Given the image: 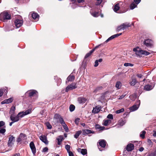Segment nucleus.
Masks as SVG:
<instances>
[{
	"label": "nucleus",
	"mask_w": 156,
	"mask_h": 156,
	"mask_svg": "<svg viewBox=\"0 0 156 156\" xmlns=\"http://www.w3.org/2000/svg\"><path fill=\"white\" fill-rule=\"evenodd\" d=\"M133 51L135 52L136 55L140 57H144L149 55L150 53L145 50H143L140 48L139 47L134 48Z\"/></svg>",
	"instance_id": "obj_1"
},
{
	"label": "nucleus",
	"mask_w": 156,
	"mask_h": 156,
	"mask_svg": "<svg viewBox=\"0 0 156 156\" xmlns=\"http://www.w3.org/2000/svg\"><path fill=\"white\" fill-rule=\"evenodd\" d=\"M11 19L10 14L7 12L2 13L0 14V20L4 21L6 20H9Z\"/></svg>",
	"instance_id": "obj_2"
},
{
	"label": "nucleus",
	"mask_w": 156,
	"mask_h": 156,
	"mask_svg": "<svg viewBox=\"0 0 156 156\" xmlns=\"http://www.w3.org/2000/svg\"><path fill=\"white\" fill-rule=\"evenodd\" d=\"M31 109L29 108L26 110L25 112H19L17 115L19 118H21L24 116L29 114L31 112Z\"/></svg>",
	"instance_id": "obj_3"
},
{
	"label": "nucleus",
	"mask_w": 156,
	"mask_h": 156,
	"mask_svg": "<svg viewBox=\"0 0 156 156\" xmlns=\"http://www.w3.org/2000/svg\"><path fill=\"white\" fill-rule=\"evenodd\" d=\"M140 103V101H137L135 104L129 108V110L131 112H133L137 110L139 108Z\"/></svg>",
	"instance_id": "obj_4"
},
{
	"label": "nucleus",
	"mask_w": 156,
	"mask_h": 156,
	"mask_svg": "<svg viewBox=\"0 0 156 156\" xmlns=\"http://www.w3.org/2000/svg\"><path fill=\"white\" fill-rule=\"evenodd\" d=\"M130 24L129 23H123L120 26L117 27V31L118 32H119V30H124L125 29L130 27Z\"/></svg>",
	"instance_id": "obj_5"
},
{
	"label": "nucleus",
	"mask_w": 156,
	"mask_h": 156,
	"mask_svg": "<svg viewBox=\"0 0 156 156\" xmlns=\"http://www.w3.org/2000/svg\"><path fill=\"white\" fill-rule=\"evenodd\" d=\"M77 87L76 83H73L70 85H68L66 89V92H68L69 90H72L75 89Z\"/></svg>",
	"instance_id": "obj_6"
},
{
	"label": "nucleus",
	"mask_w": 156,
	"mask_h": 156,
	"mask_svg": "<svg viewBox=\"0 0 156 156\" xmlns=\"http://www.w3.org/2000/svg\"><path fill=\"white\" fill-rule=\"evenodd\" d=\"M152 41L149 39L145 40L143 42L144 45L147 47L151 48L152 46Z\"/></svg>",
	"instance_id": "obj_7"
},
{
	"label": "nucleus",
	"mask_w": 156,
	"mask_h": 156,
	"mask_svg": "<svg viewBox=\"0 0 156 156\" xmlns=\"http://www.w3.org/2000/svg\"><path fill=\"white\" fill-rule=\"evenodd\" d=\"M23 24L22 20L19 19H16L14 21V24L16 28H18L20 27Z\"/></svg>",
	"instance_id": "obj_8"
},
{
	"label": "nucleus",
	"mask_w": 156,
	"mask_h": 156,
	"mask_svg": "<svg viewBox=\"0 0 156 156\" xmlns=\"http://www.w3.org/2000/svg\"><path fill=\"white\" fill-rule=\"evenodd\" d=\"M30 147L32 153L34 155H35L36 150L35 146L33 141H31L30 144Z\"/></svg>",
	"instance_id": "obj_9"
},
{
	"label": "nucleus",
	"mask_w": 156,
	"mask_h": 156,
	"mask_svg": "<svg viewBox=\"0 0 156 156\" xmlns=\"http://www.w3.org/2000/svg\"><path fill=\"white\" fill-rule=\"evenodd\" d=\"M15 137L12 136H10L9 137V140L8 143V147H12L13 144Z\"/></svg>",
	"instance_id": "obj_10"
},
{
	"label": "nucleus",
	"mask_w": 156,
	"mask_h": 156,
	"mask_svg": "<svg viewBox=\"0 0 156 156\" xmlns=\"http://www.w3.org/2000/svg\"><path fill=\"white\" fill-rule=\"evenodd\" d=\"M10 119L12 121L14 122L18 121L20 119V118L17 115L15 116L13 114H11L10 116Z\"/></svg>",
	"instance_id": "obj_11"
},
{
	"label": "nucleus",
	"mask_w": 156,
	"mask_h": 156,
	"mask_svg": "<svg viewBox=\"0 0 156 156\" xmlns=\"http://www.w3.org/2000/svg\"><path fill=\"white\" fill-rule=\"evenodd\" d=\"M40 139L44 142L46 144H48V142L47 140V137L46 136L44 135H42L39 137Z\"/></svg>",
	"instance_id": "obj_12"
},
{
	"label": "nucleus",
	"mask_w": 156,
	"mask_h": 156,
	"mask_svg": "<svg viewBox=\"0 0 156 156\" xmlns=\"http://www.w3.org/2000/svg\"><path fill=\"white\" fill-rule=\"evenodd\" d=\"M37 92L34 90L28 91L26 93H28L29 96L31 98L32 97L37 96Z\"/></svg>",
	"instance_id": "obj_13"
},
{
	"label": "nucleus",
	"mask_w": 156,
	"mask_h": 156,
	"mask_svg": "<svg viewBox=\"0 0 156 156\" xmlns=\"http://www.w3.org/2000/svg\"><path fill=\"white\" fill-rule=\"evenodd\" d=\"M101 107L99 106H96L95 108H93L92 111V112L94 114L98 113L101 110Z\"/></svg>",
	"instance_id": "obj_14"
},
{
	"label": "nucleus",
	"mask_w": 156,
	"mask_h": 156,
	"mask_svg": "<svg viewBox=\"0 0 156 156\" xmlns=\"http://www.w3.org/2000/svg\"><path fill=\"white\" fill-rule=\"evenodd\" d=\"M90 12L91 15L94 17H97L99 16V12L95 11L93 9H91L90 11Z\"/></svg>",
	"instance_id": "obj_15"
},
{
	"label": "nucleus",
	"mask_w": 156,
	"mask_h": 156,
	"mask_svg": "<svg viewBox=\"0 0 156 156\" xmlns=\"http://www.w3.org/2000/svg\"><path fill=\"white\" fill-rule=\"evenodd\" d=\"M62 118V117L60 115L56 114L55 115L53 118L54 119L56 120L57 122H59L60 120Z\"/></svg>",
	"instance_id": "obj_16"
},
{
	"label": "nucleus",
	"mask_w": 156,
	"mask_h": 156,
	"mask_svg": "<svg viewBox=\"0 0 156 156\" xmlns=\"http://www.w3.org/2000/svg\"><path fill=\"white\" fill-rule=\"evenodd\" d=\"M106 142L104 140H102L99 141V145L102 147L104 148L106 145Z\"/></svg>",
	"instance_id": "obj_17"
},
{
	"label": "nucleus",
	"mask_w": 156,
	"mask_h": 156,
	"mask_svg": "<svg viewBox=\"0 0 156 156\" xmlns=\"http://www.w3.org/2000/svg\"><path fill=\"white\" fill-rule=\"evenodd\" d=\"M134 148V145L133 144H128L126 147V149L128 151H132L133 149Z\"/></svg>",
	"instance_id": "obj_18"
},
{
	"label": "nucleus",
	"mask_w": 156,
	"mask_h": 156,
	"mask_svg": "<svg viewBox=\"0 0 156 156\" xmlns=\"http://www.w3.org/2000/svg\"><path fill=\"white\" fill-rule=\"evenodd\" d=\"M94 132L89 129H84L83 130V134L86 135L90 133H94Z\"/></svg>",
	"instance_id": "obj_19"
},
{
	"label": "nucleus",
	"mask_w": 156,
	"mask_h": 156,
	"mask_svg": "<svg viewBox=\"0 0 156 156\" xmlns=\"http://www.w3.org/2000/svg\"><path fill=\"white\" fill-rule=\"evenodd\" d=\"M77 151L78 152H80L83 155H84L86 154L87 153V150L85 149H81V148H79L77 149Z\"/></svg>",
	"instance_id": "obj_20"
},
{
	"label": "nucleus",
	"mask_w": 156,
	"mask_h": 156,
	"mask_svg": "<svg viewBox=\"0 0 156 156\" xmlns=\"http://www.w3.org/2000/svg\"><path fill=\"white\" fill-rule=\"evenodd\" d=\"M56 139L58 141V144L60 145L61 144L62 142L64 139L63 137L62 136H59Z\"/></svg>",
	"instance_id": "obj_21"
},
{
	"label": "nucleus",
	"mask_w": 156,
	"mask_h": 156,
	"mask_svg": "<svg viewBox=\"0 0 156 156\" xmlns=\"http://www.w3.org/2000/svg\"><path fill=\"white\" fill-rule=\"evenodd\" d=\"M120 3H118L115 4L113 7V9L114 11L115 12H117L118 10L120 8L119 6Z\"/></svg>",
	"instance_id": "obj_22"
},
{
	"label": "nucleus",
	"mask_w": 156,
	"mask_h": 156,
	"mask_svg": "<svg viewBox=\"0 0 156 156\" xmlns=\"http://www.w3.org/2000/svg\"><path fill=\"white\" fill-rule=\"evenodd\" d=\"M95 127L96 129H99V130H103L105 129V127L101 126L98 124H97L95 125Z\"/></svg>",
	"instance_id": "obj_23"
},
{
	"label": "nucleus",
	"mask_w": 156,
	"mask_h": 156,
	"mask_svg": "<svg viewBox=\"0 0 156 156\" xmlns=\"http://www.w3.org/2000/svg\"><path fill=\"white\" fill-rule=\"evenodd\" d=\"M13 99L10 98L8 99H6L2 102V104L9 103L12 102L13 101Z\"/></svg>",
	"instance_id": "obj_24"
},
{
	"label": "nucleus",
	"mask_w": 156,
	"mask_h": 156,
	"mask_svg": "<svg viewBox=\"0 0 156 156\" xmlns=\"http://www.w3.org/2000/svg\"><path fill=\"white\" fill-rule=\"evenodd\" d=\"M75 79V76L72 74L69 75L67 79V80L68 81H73Z\"/></svg>",
	"instance_id": "obj_25"
},
{
	"label": "nucleus",
	"mask_w": 156,
	"mask_h": 156,
	"mask_svg": "<svg viewBox=\"0 0 156 156\" xmlns=\"http://www.w3.org/2000/svg\"><path fill=\"white\" fill-rule=\"evenodd\" d=\"M32 16L34 19H38L39 17V15L37 13L33 12L32 14Z\"/></svg>",
	"instance_id": "obj_26"
},
{
	"label": "nucleus",
	"mask_w": 156,
	"mask_h": 156,
	"mask_svg": "<svg viewBox=\"0 0 156 156\" xmlns=\"http://www.w3.org/2000/svg\"><path fill=\"white\" fill-rule=\"evenodd\" d=\"M79 102L80 103H84L86 101V99L84 98L80 97L78 98Z\"/></svg>",
	"instance_id": "obj_27"
},
{
	"label": "nucleus",
	"mask_w": 156,
	"mask_h": 156,
	"mask_svg": "<svg viewBox=\"0 0 156 156\" xmlns=\"http://www.w3.org/2000/svg\"><path fill=\"white\" fill-rule=\"evenodd\" d=\"M111 122V121L110 119H107L104 120L103 122V125L105 126H107Z\"/></svg>",
	"instance_id": "obj_28"
},
{
	"label": "nucleus",
	"mask_w": 156,
	"mask_h": 156,
	"mask_svg": "<svg viewBox=\"0 0 156 156\" xmlns=\"http://www.w3.org/2000/svg\"><path fill=\"white\" fill-rule=\"evenodd\" d=\"M152 89V87L151 85L147 84L144 87V89L146 90H150Z\"/></svg>",
	"instance_id": "obj_29"
},
{
	"label": "nucleus",
	"mask_w": 156,
	"mask_h": 156,
	"mask_svg": "<svg viewBox=\"0 0 156 156\" xmlns=\"http://www.w3.org/2000/svg\"><path fill=\"white\" fill-rule=\"evenodd\" d=\"M20 136L21 137V140H22V141L27 140V137L26 135L25 134L22 133H21L20 134Z\"/></svg>",
	"instance_id": "obj_30"
},
{
	"label": "nucleus",
	"mask_w": 156,
	"mask_h": 156,
	"mask_svg": "<svg viewBox=\"0 0 156 156\" xmlns=\"http://www.w3.org/2000/svg\"><path fill=\"white\" fill-rule=\"evenodd\" d=\"M94 51V49H92V50H90L89 52L87 53L85 56L84 59H85L87 58L90 56L91 55V54Z\"/></svg>",
	"instance_id": "obj_31"
},
{
	"label": "nucleus",
	"mask_w": 156,
	"mask_h": 156,
	"mask_svg": "<svg viewBox=\"0 0 156 156\" xmlns=\"http://www.w3.org/2000/svg\"><path fill=\"white\" fill-rule=\"evenodd\" d=\"M136 94L131 95L129 96V98L130 99L133 101H134L136 99Z\"/></svg>",
	"instance_id": "obj_32"
},
{
	"label": "nucleus",
	"mask_w": 156,
	"mask_h": 156,
	"mask_svg": "<svg viewBox=\"0 0 156 156\" xmlns=\"http://www.w3.org/2000/svg\"><path fill=\"white\" fill-rule=\"evenodd\" d=\"M81 133L82 131H77L75 135H74V137L76 139L77 138Z\"/></svg>",
	"instance_id": "obj_33"
},
{
	"label": "nucleus",
	"mask_w": 156,
	"mask_h": 156,
	"mask_svg": "<svg viewBox=\"0 0 156 156\" xmlns=\"http://www.w3.org/2000/svg\"><path fill=\"white\" fill-rule=\"evenodd\" d=\"M102 88L103 87L102 86L98 87L95 88L94 91V92L96 93L99 91L100 90H102Z\"/></svg>",
	"instance_id": "obj_34"
},
{
	"label": "nucleus",
	"mask_w": 156,
	"mask_h": 156,
	"mask_svg": "<svg viewBox=\"0 0 156 156\" xmlns=\"http://www.w3.org/2000/svg\"><path fill=\"white\" fill-rule=\"evenodd\" d=\"M15 110V107L12 106L11 107L10 111V113L11 114H13L14 113Z\"/></svg>",
	"instance_id": "obj_35"
},
{
	"label": "nucleus",
	"mask_w": 156,
	"mask_h": 156,
	"mask_svg": "<svg viewBox=\"0 0 156 156\" xmlns=\"http://www.w3.org/2000/svg\"><path fill=\"white\" fill-rule=\"evenodd\" d=\"M121 86V83L120 82H117L116 84L115 87L118 89H119Z\"/></svg>",
	"instance_id": "obj_36"
},
{
	"label": "nucleus",
	"mask_w": 156,
	"mask_h": 156,
	"mask_svg": "<svg viewBox=\"0 0 156 156\" xmlns=\"http://www.w3.org/2000/svg\"><path fill=\"white\" fill-rule=\"evenodd\" d=\"M136 82V80L135 79H133L130 83L131 85H134Z\"/></svg>",
	"instance_id": "obj_37"
},
{
	"label": "nucleus",
	"mask_w": 156,
	"mask_h": 156,
	"mask_svg": "<svg viewBox=\"0 0 156 156\" xmlns=\"http://www.w3.org/2000/svg\"><path fill=\"white\" fill-rule=\"evenodd\" d=\"M45 125L47 128L48 129H51L52 128V127L51 125L50 124L49 122H47L45 123Z\"/></svg>",
	"instance_id": "obj_38"
},
{
	"label": "nucleus",
	"mask_w": 156,
	"mask_h": 156,
	"mask_svg": "<svg viewBox=\"0 0 156 156\" xmlns=\"http://www.w3.org/2000/svg\"><path fill=\"white\" fill-rule=\"evenodd\" d=\"M62 126H63L64 129L65 130L66 132H68L69 131V129L66 124H64L63 125H62Z\"/></svg>",
	"instance_id": "obj_39"
},
{
	"label": "nucleus",
	"mask_w": 156,
	"mask_h": 156,
	"mask_svg": "<svg viewBox=\"0 0 156 156\" xmlns=\"http://www.w3.org/2000/svg\"><path fill=\"white\" fill-rule=\"evenodd\" d=\"M75 109V106L73 105H71L69 106V110L71 112L73 111Z\"/></svg>",
	"instance_id": "obj_40"
},
{
	"label": "nucleus",
	"mask_w": 156,
	"mask_h": 156,
	"mask_svg": "<svg viewBox=\"0 0 156 156\" xmlns=\"http://www.w3.org/2000/svg\"><path fill=\"white\" fill-rule=\"evenodd\" d=\"M145 133H146V132L144 131H143L141 132V133L140 135V136L142 139H144L145 138Z\"/></svg>",
	"instance_id": "obj_41"
},
{
	"label": "nucleus",
	"mask_w": 156,
	"mask_h": 156,
	"mask_svg": "<svg viewBox=\"0 0 156 156\" xmlns=\"http://www.w3.org/2000/svg\"><path fill=\"white\" fill-rule=\"evenodd\" d=\"M124 111V109L122 108L120 109L117 110L115 111V113L117 114H119L123 112Z\"/></svg>",
	"instance_id": "obj_42"
},
{
	"label": "nucleus",
	"mask_w": 156,
	"mask_h": 156,
	"mask_svg": "<svg viewBox=\"0 0 156 156\" xmlns=\"http://www.w3.org/2000/svg\"><path fill=\"white\" fill-rule=\"evenodd\" d=\"M136 6V5L133 3L130 5V8L131 9H133L135 8Z\"/></svg>",
	"instance_id": "obj_43"
},
{
	"label": "nucleus",
	"mask_w": 156,
	"mask_h": 156,
	"mask_svg": "<svg viewBox=\"0 0 156 156\" xmlns=\"http://www.w3.org/2000/svg\"><path fill=\"white\" fill-rule=\"evenodd\" d=\"M124 66H133V65L131 63H125L124 65Z\"/></svg>",
	"instance_id": "obj_44"
},
{
	"label": "nucleus",
	"mask_w": 156,
	"mask_h": 156,
	"mask_svg": "<svg viewBox=\"0 0 156 156\" xmlns=\"http://www.w3.org/2000/svg\"><path fill=\"white\" fill-rule=\"evenodd\" d=\"M65 149L66 150L67 152H68L70 151V147L69 145L68 144L66 145L65 146Z\"/></svg>",
	"instance_id": "obj_45"
},
{
	"label": "nucleus",
	"mask_w": 156,
	"mask_h": 156,
	"mask_svg": "<svg viewBox=\"0 0 156 156\" xmlns=\"http://www.w3.org/2000/svg\"><path fill=\"white\" fill-rule=\"evenodd\" d=\"M97 2L96 3V5H100L102 1V0H96Z\"/></svg>",
	"instance_id": "obj_46"
},
{
	"label": "nucleus",
	"mask_w": 156,
	"mask_h": 156,
	"mask_svg": "<svg viewBox=\"0 0 156 156\" xmlns=\"http://www.w3.org/2000/svg\"><path fill=\"white\" fill-rule=\"evenodd\" d=\"M6 131V130L4 128H2L0 129V133L4 134Z\"/></svg>",
	"instance_id": "obj_47"
},
{
	"label": "nucleus",
	"mask_w": 156,
	"mask_h": 156,
	"mask_svg": "<svg viewBox=\"0 0 156 156\" xmlns=\"http://www.w3.org/2000/svg\"><path fill=\"white\" fill-rule=\"evenodd\" d=\"M107 118L109 119H113V116L112 114H109L107 116Z\"/></svg>",
	"instance_id": "obj_48"
},
{
	"label": "nucleus",
	"mask_w": 156,
	"mask_h": 156,
	"mask_svg": "<svg viewBox=\"0 0 156 156\" xmlns=\"http://www.w3.org/2000/svg\"><path fill=\"white\" fill-rule=\"evenodd\" d=\"M113 37L112 36H111L110 37H109L108 39H107L105 42L107 43L110 41L111 40L113 39Z\"/></svg>",
	"instance_id": "obj_49"
},
{
	"label": "nucleus",
	"mask_w": 156,
	"mask_h": 156,
	"mask_svg": "<svg viewBox=\"0 0 156 156\" xmlns=\"http://www.w3.org/2000/svg\"><path fill=\"white\" fill-rule=\"evenodd\" d=\"M125 122H124V121L122 120H120L119 121V125L122 126L124 125L125 124Z\"/></svg>",
	"instance_id": "obj_50"
},
{
	"label": "nucleus",
	"mask_w": 156,
	"mask_h": 156,
	"mask_svg": "<svg viewBox=\"0 0 156 156\" xmlns=\"http://www.w3.org/2000/svg\"><path fill=\"white\" fill-rule=\"evenodd\" d=\"M59 122L62 124V125H63L64 124H66L63 119V118H62V119H61Z\"/></svg>",
	"instance_id": "obj_51"
},
{
	"label": "nucleus",
	"mask_w": 156,
	"mask_h": 156,
	"mask_svg": "<svg viewBox=\"0 0 156 156\" xmlns=\"http://www.w3.org/2000/svg\"><path fill=\"white\" fill-rule=\"evenodd\" d=\"M5 125V122L3 121H0V127H2Z\"/></svg>",
	"instance_id": "obj_52"
},
{
	"label": "nucleus",
	"mask_w": 156,
	"mask_h": 156,
	"mask_svg": "<svg viewBox=\"0 0 156 156\" xmlns=\"http://www.w3.org/2000/svg\"><path fill=\"white\" fill-rule=\"evenodd\" d=\"M48 148L47 147H44L42 150V152H46L48 151Z\"/></svg>",
	"instance_id": "obj_53"
},
{
	"label": "nucleus",
	"mask_w": 156,
	"mask_h": 156,
	"mask_svg": "<svg viewBox=\"0 0 156 156\" xmlns=\"http://www.w3.org/2000/svg\"><path fill=\"white\" fill-rule=\"evenodd\" d=\"M98 61L97 60H96L95 62V64L94 65V66L95 67H96L98 65Z\"/></svg>",
	"instance_id": "obj_54"
},
{
	"label": "nucleus",
	"mask_w": 156,
	"mask_h": 156,
	"mask_svg": "<svg viewBox=\"0 0 156 156\" xmlns=\"http://www.w3.org/2000/svg\"><path fill=\"white\" fill-rule=\"evenodd\" d=\"M126 95V94H123L119 98V99H122Z\"/></svg>",
	"instance_id": "obj_55"
},
{
	"label": "nucleus",
	"mask_w": 156,
	"mask_h": 156,
	"mask_svg": "<svg viewBox=\"0 0 156 156\" xmlns=\"http://www.w3.org/2000/svg\"><path fill=\"white\" fill-rule=\"evenodd\" d=\"M67 152L69 153V156H74V154L72 151H70Z\"/></svg>",
	"instance_id": "obj_56"
},
{
	"label": "nucleus",
	"mask_w": 156,
	"mask_h": 156,
	"mask_svg": "<svg viewBox=\"0 0 156 156\" xmlns=\"http://www.w3.org/2000/svg\"><path fill=\"white\" fill-rule=\"evenodd\" d=\"M80 120V119L79 118H76L75 120V122L76 124H78L79 122V120Z\"/></svg>",
	"instance_id": "obj_57"
},
{
	"label": "nucleus",
	"mask_w": 156,
	"mask_h": 156,
	"mask_svg": "<svg viewBox=\"0 0 156 156\" xmlns=\"http://www.w3.org/2000/svg\"><path fill=\"white\" fill-rule=\"evenodd\" d=\"M16 141L17 142L19 143L22 141V140H21L20 136H19V137L17 139Z\"/></svg>",
	"instance_id": "obj_58"
},
{
	"label": "nucleus",
	"mask_w": 156,
	"mask_h": 156,
	"mask_svg": "<svg viewBox=\"0 0 156 156\" xmlns=\"http://www.w3.org/2000/svg\"><path fill=\"white\" fill-rule=\"evenodd\" d=\"M141 0H134V2L136 4H138L140 2Z\"/></svg>",
	"instance_id": "obj_59"
},
{
	"label": "nucleus",
	"mask_w": 156,
	"mask_h": 156,
	"mask_svg": "<svg viewBox=\"0 0 156 156\" xmlns=\"http://www.w3.org/2000/svg\"><path fill=\"white\" fill-rule=\"evenodd\" d=\"M77 0V2H78L79 3H82V2H84V0Z\"/></svg>",
	"instance_id": "obj_60"
},
{
	"label": "nucleus",
	"mask_w": 156,
	"mask_h": 156,
	"mask_svg": "<svg viewBox=\"0 0 156 156\" xmlns=\"http://www.w3.org/2000/svg\"><path fill=\"white\" fill-rule=\"evenodd\" d=\"M137 76L140 78H141L142 76V75L141 74H138L136 75Z\"/></svg>",
	"instance_id": "obj_61"
},
{
	"label": "nucleus",
	"mask_w": 156,
	"mask_h": 156,
	"mask_svg": "<svg viewBox=\"0 0 156 156\" xmlns=\"http://www.w3.org/2000/svg\"><path fill=\"white\" fill-rule=\"evenodd\" d=\"M3 91L2 89H0V97L3 94Z\"/></svg>",
	"instance_id": "obj_62"
},
{
	"label": "nucleus",
	"mask_w": 156,
	"mask_h": 156,
	"mask_svg": "<svg viewBox=\"0 0 156 156\" xmlns=\"http://www.w3.org/2000/svg\"><path fill=\"white\" fill-rule=\"evenodd\" d=\"M147 142L150 144H152V141H151V140H150L149 139H148L147 140Z\"/></svg>",
	"instance_id": "obj_63"
},
{
	"label": "nucleus",
	"mask_w": 156,
	"mask_h": 156,
	"mask_svg": "<svg viewBox=\"0 0 156 156\" xmlns=\"http://www.w3.org/2000/svg\"><path fill=\"white\" fill-rule=\"evenodd\" d=\"M153 153L154 154V156H156V150H155Z\"/></svg>",
	"instance_id": "obj_64"
}]
</instances>
